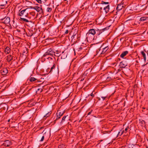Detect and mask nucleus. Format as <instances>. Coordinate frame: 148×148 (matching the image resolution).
Masks as SVG:
<instances>
[{
    "label": "nucleus",
    "instance_id": "obj_44",
    "mask_svg": "<svg viewBox=\"0 0 148 148\" xmlns=\"http://www.w3.org/2000/svg\"><path fill=\"white\" fill-rule=\"evenodd\" d=\"M82 49V47H79L78 48V50L79 51L81 50Z\"/></svg>",
    "mask_w": 148,
    "mask_h": 148
},
{
    "label": "nucleus",
    "instance_id": "obj_47",
    "mask_svg": "<svg viewBox=\"0 0 148 148\" xmlns=\"http://www.w3.org/2000/svg\"><path fill=\"white\" fill-rule=\"evenodd\" d=\"M58 119H57V118H56V119L54 120L53 121V123L55 124L56 123V121L58 120Z\"/></svg>",
    "mask_w": 148,
    "mask_h": 148
},
{
    "label": "nucleus",
    "instance_id": "obj_35",
    "mask_svg": "<svg viewBox=\"0 0 148 148\" xmlns=\"http://www.w3.org/2000/svg\"><path fill=\"white\" fill-rule=\"evenodd\" d=\"M44 136L43 135L42 136V138L40 139V141H42L44 139Z\"/></svg>",
    "mask_w": 148,
    "mask_h": 148
},
{
    "label": "nucleus",
    "instance_id": "obj_11",
    "mask_svg": "<svg viewBox=\"0 0 148 148\" xmlns=\"http://www.w3.org/2000/svg\"><path fill=\"white\" fill-rule=\"evenodd\" d=\"M128 64V63L127 61L123 60L120 62L119 65L120 68H124Z\"/></svg>",
    "mask_w": 148,
    "mask_h": 148
},
{
    "label": "nucleus",
    "instance_id": "obj_5",
    "mask_svg": "<svg viewBox=\"0 0 148 148\" xmlns=\"http://www.w3.org/2000/svg\"><path fill=\"white\" fill-rule=\"evenodd\" d=\"M55 52L53 51L52 49L51 48L49 49L46 52L45 54L43 55V57H45L47 55L50 56H53V55H55Z\"/></svg>",
    "mask_w": 148,
    "mask_h": 148
},
{
    "label": "nucleus",
    "instance_id": "obj_48",
    "mask_svg": "<svg viewBox=\"0 0 148 148\" xmlns=\"http://www.w3.org/2000/svg\"><path fill=\"white\" fill-rule=\"evenodd\" d=\"M99 29H96L95 31H96V33H97V32H98L99 30Z\"/></svg>",
    "mask_w": 148,
    "mask_h": 148
},
{
    "label": "nucleus",
    "instance_id": "obj_30",
    "mask_svg": "<svg viewBox=\"0 0 148 148\" xmlns=\"http://www.w3.org/2000/svg\"><path fill=\"white\" fill-rule=\"evenodd\" d=\"M76 33H75V34H73L71 37L72 38V41L74 40H75V37H76Z\"/></svg>",
    "mask_w": 148,
    "mask_h": 148
},
{
    "label": "nucleus",
    "instance_id": "obj_33",
    "mask_svg": "<svg viewBox=\"0 0 148 148\" xmlns=\"http://www.w3.org/2000/svg\"><path fill=\"white\" fill-rule=\"evenodd\" d=\"M29 14L32 16H34L35 15V13L34 12H30L29 13Z\"/></svg>",
    "mask_w": 148,
    "mask_h": 148
},
{
    "label": "nucleus",
    "instance_id": "obj_45",
    "mask_svg": "<svg viewBox=\"0 0 148 148\" xmlns=\"http://www.w3.org/2000/svg\"><path fill=\"white\" fill-rule=\"evenodd\" d=\"M107 79L108 80H111V78L110 77H108L107 78Z\"/></svg>",
    "mask_w": 148,
    "mask_h": 148
},
{
    "label": "nucleus",
    "instance_id": "obj_21",
    "mask_svg": "<svg viewBox=\"0 0 148 148\" xmlns=\"http://www.w3.org/2000/svg\"><path fill=\"white\" fill-rule=\"evenodd\" d=\"M28 49L26 48H25V49L24 50L23 53V55L26 56L28 53Z\"/></svg>",
    "mask_w": 148,
    "mask_h": 148
},
{
    "label": "nucleus",
    "instance_id": "obj_36",
    "mask_svg": "<svg viewBox=\"0 0 148 148\" xmlns=\"http://www.w3.org/2000/svg\"><path fill=\"white\" fill-rule=\"evenodd\" d=\"M37 2L38 3H41V0H36Z\"/></svg>",
    "mask_w": 148,
    "mask_h": 148
},
{
    "label": "nucleus",
    "instance_id": "obj_39",
    "mask_svg": "<svg viewBox=\"0 0 148 148\" xmlns=\"http://www.w3.org/2000/svg\"><path fill=\"white\" fill-rule=\"evenodd\" d=\"M129 128V127L127 126V127L125 129V132H127V130H128Z\"/></svg>",
    "mask_w": 148,
    "mask_h": 148
},
{
    "label": "nucleus",
    "instance_id": "obj_60",
    "mask_svg": "<svg viewBox=\"0 0 148 148\" xmlns=\"http://www.w3.org/2000/svg\"><path fill=\"white\" fill-rule=\"evenodd\" d=\"M115 63H114L113 64L114 65Z\"/></svg>",
    "mask_w": 148,
    "mask_h": 148
},
{
    "label": "nucleus",
    "instance_id": "obj_31",
    "mask_svg": "<svg viewBox=\"0 0 148 148\" xmlns=\"http://www.w3.org/2000/svg\"><path fill=\"white\" fill-rule=\"evenodd\" d=\"M52 11V8H51L48 7L47 9V11L48 12H51Z\"/></svg>",
    "mask_w": 148,
    "mask_h": 148
},
{
    "label": "nucleus",
    "instance_id": "obj_16",
    "mask_svg": "<svg viewBox=\"0 0 148 148\" xmlns=\"http://www.w3.org/2000/svg\"><path fill=\"white\" fill-rule=\"evenodd\" d=\"M107 29L108 28L106 27L103 29H99V30L97 32L96 35H97V36H99L103 32Z\"/></svg>",
    "mask_w": 148,
    "mask_h": 148
},
{
    "label": "nucleus",
    "instance_id": "obj_23",
    "mask_svg": "<svg viewBox=\"0 0 148 148\" xmlns=\"http://www.w3.org/2000/svg\"><path fill=\"white\" fill-rule=\"evenodd\" d=\"M141 53L143 57V59L145 61L146 60V56L145 52L143 51H142L141 52Z\"/></svg>",
    "mask_w": 148,
    "mask_h": 148
},
{
    "label": "nucleus",
    "instance_id": "obj_59",
    "mask_svg": "<svg viewBox=\"0 0 148 148\" xmlns=\"http://www.w3.org/2000/svg\"><path fill=\"white\" fill-rule=\"evenodd\" d=\"M10 121V120H9L8 121V122H9V121Z\"/></svg>",
    "mask_w": 148,
    "mask_h": 148
},
{
    "label": "nucleus",
    "instance_id": "obj_19",
    "mask_svg": "<svg viewBox=\"0 0 148 148\" xmlns=\"http://www.w3.org/2000/svg\"><path fill=\"white\" fill-rule=\"evenodd\" d=\"M148 20V17H146L145 16H143L141 17L139 21L140 22H144L145 21H146Z\"/></svg>",
    "mask_w": 148,
    "mask_h": 148
},
{
    "label": "nucleus",
    "instance_id": "obj_55",
    "mask_svg": "<svg viewBox=\"0 0 148 148\" xmlns=\"http://www.w3.org/2000/svg\"><path fill=\"white\" fill-rule=\"evenodd\" d=\"M143 109H145V108L143 107Z\"/></svg>",
    "mask_w": 148,
    "mask_h": 148
},
{
    "label": "nucleus",
    "instance_id": "obj_4",
    "mask_svg": "<svg viewBox=\"0 0 148 148\" xmlns=\"http://www.w3.org/2000/svg\"><path fill=\"white\" fill-rule=\"evenodd\" d=\"M20 20L24 23H32V22L31 20V17L29 16L24 17H20Z\"/></svg>",
    "mask_w": 148,
    "mask_h": 148
},
{
    "label": "nucleus",
    "instance_id": "obj_50",
    "mask_svg": "<svg viewBox=\"0 0 148 148\" xmlns=\"http://www.w3.org/2000/svg\"><path fill=\"white\" fill-rule=\"evenodd\" d=\"M95 47H97L98 46V43H96L95 45Z\"/></svg>",
    "mask_w": 148,
    "mask_h": 148
},
{
    "label": "nucleus",
    "instance_id": "obj_57",
    "mask_svg": "<svg viewBox=\"0 0 148 148\" xmlns=\"http://www.w3.org/2000/svg\"><path fill=\"white\" fill-rule=\"evenodd\" d=\"M67 0H64V1H66Z\"/></svg>",
    "mask_w": 148,
    "mask_h": 148
},
{
    "label": "nucleus",
    "instance_id": "obj_43",
    "mask_svg": "<svg viewBox=\"0 0 148 148\" xmlns=\"http://www.w3.org/2000/svg\"><path fill=\"white\" fill-rule=\"evenodd\" d=\"M76 37L77 38L78 40H79V34H77V35H76Z\"/></svg>",
    "mask_w": 148,
    "mask_h": 148
},
{
    "label": "nucleus",
    "instance_id": "obj_34",
    "mask_svg": "<svg viewBox=\"0 0 148 148\" xmlns=\"http://www.w3.org/2000/svg\"><path fill=\"white\" fill-rule=\"evenodd\" d=\"M108 97L106 95L104 96H101V97L102 99L103 100H104L105 99Z\"/></svg>",
    "mask_w": 148,
    "mask_h": 148
},
{
    "label": "nucleus",
    "instance_id": "obj_54",
    "mask_svg": "<svg viewBox=\"0 0 148 148\" xmlns=\"http://www.w3.org/2000/svg\"><path fill=\"white\" fill-rule=\"evenodd\" d=\"M98 99H99V100H100V98H99H99H98Z\"/></svg>",
    "mask_w": 148,
    "mask_h": 148
},
{
    "label": "nucleus",
    "instance_id": "obj_24",
    "mask_svg": "<svg viewBox=\"0 0 148 148\" xmlns=\"http://www.w3.org/2000/svg\"><path fill=\"white\" fill-rule=\"evenodd\" d=\"M55 65L54 64L53 66L51 68L50 71L49 72V73H51L53 72V69H54L55 68Z\"/></svg>",
    "mask_w": 148,
    "mask_h": 148
},
{
    "label": "nucleus",
    "instance_id": "obj_38",
    "mask_svg": "<svg viewBox=\"0 0 148 148\" xmlns=\"http://www.w3.org/2000/svg\"><path fill=\"white\" fill-rule=\"evenodd\" d=\"M120 132H119L117 134V137H118V136H119V135L120 136H121L123 132H122V133H121V134H120Z\"/></svg>",
    "mask_w": 148,
    "mask_h": 148
},
{
    "label": "nucleus",
    "instance_id": "obj_8",
    "mask_svg": "<svg viewBox=\"0 0 148 148\" xmlns=\"http://www.w3.org/2000/svg\"><path fill=\"white\" fill-rule=\"evenodd\" d=\"M0 21L1 23L5 24H8L10 22V18L8 17H5L4 18H1Z\"/></svg>",
    "mask_w": 148,
    "mask_h": 148
},
{
    "label": "nucleus",
    "instance_id": "obj_53",
    "mask_svg": "<svg viewBox=\"0 0 148 148\" xmlns=\"http://www.w3.org/2000/svg\"><path fill=\"white\" fill-rule=\"evenodd\" d=\"M14 127H14H15V126H13L12 127Z\"/></svg>",
    "mask_w": 148,
    "mask_h": 148
},
{
    "label": "nucleus",
    "instance_id": "obj_42",
    "mask_svg": "<svg viewBox=\"0 0 148 148\" xmlns=\"http://www.w3.org/2000/svg\"><path fill=\"white\" fill-rule=\"evenodd\" d=\"M69 30H66V31H65V34H67L68 33H69Z\"/></svg>",
    "mask_w": 148,
    "mask_h": 148
},
{
    "label": "nucleus",
    "instance_id": "obj_6",
    "mask_svg": "<svg viewBox=\"0 0 148 148\" xmlns=\"http://www.w3.org/2000/svg\"><path fill=\"white\" fill-rule=\"evenodd\" d=\"M36 30L35 28H32L28 29L27 32L26 33L27 35L28 36H31L36 33Z\"/></svg>",
    "mask_w": 148,
    "mask_h": 148
},
{
    "label": "nucleus",
    "instance_id": "obj_9",
    "mask_svg": "<svg viewBox=\"0 0 148 148\" xmlns=\"http://www.w3.org/2000/svg\"><path fill=\"white\" fill-rule=\"evenodd\" d=\"M86 36L87 40L88 41L90 42L92 41L94 39L95 37L94 36L88 33L86 34Z\"/></svg>",
    "mask_w": 148,
    "mask_h": 148
},
{
    "label": "nucleus",
    "instance_id": "obj_25",
    "mask_svg": "<svg viewBox=\"0 0 148 148\" xmlns=\"http://www.w3.org/2000/svg\"><path fill=\"white\" fill-rule=\"evenodd\" d=\"M7 3V2H6V3L5 4H1L0 5V8L1 9H4L5 8V5Z\"/></svg>",
    "mask_w": 148,
    "mask_h": 148
},
{
    "label": "nucleus",
    "instance_id": "obj_17",
    "mask_svg": "<svg viewBox=\"0 0 148 148\" xmlns=\"http://www.w3.org/2000/svg\"><path fill=\"white\" fill-rule=\"evenodd\" d=\"M88 33H90V34L94 36L96 34V31L94 29H92L89 30Z\"/></svg>",
    "mask_w": 148,
    "mask_h": 148
},
{
    "label": "nucleus",
    "instance_id": "obj_3",
    "mask_svg": "<svg viewBox=\"0 0 148 148\" xmlns=\"http://www.w3.org/2000/svg\"><path fill=\"white\" fill-rule=\"evenodd\" d=\"M101 4L103 5V4H107L108 5L106 6H103V7H104L103 8V10H104L105 13L106 14L108 13L109 12V10L110 9V5L109 4V3L108 2H106L103 1H101Z\"/></svg>",
    "mask_w": 148,
    "mask_h": 148
},
{
    "label": "nucleus",
    "instance_id": "obj_26",
    "mask_svg": "<svg viewBox=\"0 0 148 148\" xmlns=\"http://www.w3.org/2000/svg\"><path fill=\"white\" fill-rule=\"evenodd\" d=\"M147 7V5L145 4L143 5L140 7V9L141 10H144L146 9Z\"/></svg>",
    "mask_w": 148,
    "mask_h": 148
},
{
    "label": "nucleus",
    "instance_id": "obj_51",
    "mask_svg": "<svg viewBox=\"0 0 148 148\" xmlns=\"http://www.w3.org/2000/svg\"><path fill=\"white\" fill-rule=\"evenodd\" d=\"M143 122H145V121H143V120H142L141 121H140V123H141L142 124L143 123Z\"/></svg>",
    "mask_w": 148,
    "mask_h": 148
},
{
    "label": "nucleus",
    "instance_id": "obj_41",
    "mask_svg": "<svg viewBox=\"0 0 148 148\" xmlns=\"http://www.w3.org/2000/svg\"><path fill=\"white\" fill-rule=\"evenodd\" d=\"M92 110H91V111L90 112H89L88 113V114H87V115H89L90 114H91V113H92Z\"/></svg>",
    "mask_w": 148,
    "mask_h": 148
},
{
    "label": "nucleus",
    "instance_id": "obj_28",
    "mask_svg": "<svg viewBox=\"0 0 148 148\" xmlns=\"http://www.w3.org/2000/svg\"><path fill=\"white\" fill-rule=\"evenodd\" d=\"M65 145L63 144H61L58 146V148H65Z\"/></svg>",
    "mask_w": 148,
    "mask_h": 148
},
{
    "label": "nucleus",
    "instance_id": "obj_14",
    "mask_svg": "<svg viewBox=\"0 0 148 148\" xmlns=\"http://www.w3.org/2000/svg\"><path fill=\"white\" fill-rule=\"evenodd\" d=\"M16 58L14 57L11 55H9L7 56V60L8 62L13 61L15 60Z\"/></svg>",
    "mask_w": 148,
    "mask_h": 148
},
{
    "label": "nucleus",
    "instance_id": "obj_2",
    "mask_svg": "<svg viewBox=\"0 0 148 148\" xmlns=\"http://www.w3.org/2000/svg\"><path fill=\"white\" fill-rule=\"evenodd\" d=\"M28 8H26L25 9L21 10H20L19 11V13L18 14V15L20 16H29L28 14Z\"/></svg>",
    "mask_w": 148,
    "mask_h": 148
},
{
    "label": "nucleus",
    "instance_id": "obj_13",
    "mask_svg": "<svg viewBox=\"0 0 148 148\" xmlns=\"http://www.w3.org/2000/svg\"><path fill=\"white\" fill-rule=\"evenodd\" d=\"M29 80V81L31 82H33L36 81H38V80L37 79H36L33 77H31V76L29 77V78L27 80V81L26 83V85L28 84L29 83V82H28Z\"/></svg>",
    "mask_w": 148,
    "mask_h": 148
},
{
    "label": "nucleus",
    "instance_id": "obj_58",
    "mask_svg": "<svg viewBox=\"0 0 148 148\" xmlns=\"http://www.w3.org/2000/svg\"><path fill=\"white\" fill-rule=\"evenodd\" d=\"M118 59H119V60H120V58H119Z\"/></svg>",
    "mask_w": 148,
    "mask_h": 148
},
{
    "label": "nucleus",
    "instance_id": "obj_10",
    "mask_svg": "<svg viewBox=\"0 0 148 148\" xmlns=\"http://www.w3.org/2000/svg\"><path fill=\"white\" fill-rule=\"evenodd\" d=\"M12 144V142L9 140H8L4 141L1 146L4 147H7L11 145Z\"/></svg>",
    "mask_w": 148,
    "mask_h": 148
},
{
    "label": "nucleus",
    "instance_id": "obj_49",
    "mask_svg": "<svg viewBox=\"0 0 148 148\" xmlns=\"http://www.w3.org/2000/svg\"><path fill=\"white\" fill-rule=\"evenodd\" d=\"M32 88H29L28 87H27V88L26 89V90H27V89H28L29 90H30Z\"/></svg>",
    "mask_w": 148,
    "mask_h": 148
},
{
    "label": "nucleus",
    "instance_id": "obj_1",
    "mask_svg": "<svg viewBox=\"0 0 148 148\" xmlns=\"http://www.w3.org/2000/svg\"><path fill=\"white\" fill-rule=\"evenodd\" d=\"M103 45L101 46H99V48L96 51V53L97 54L100 51L101 48H102V50L101 52H100V54L101 55L105 54L107 51L109 49V47L108 46L104 47Z\"/></svg>",
    "mask_w": 148,
    "mask_h": 148
},
{
    "label": "nucleus",
    "instance_id": "obj_22",
    "mask_svg": "<svg viewBox=\"0 0 148 148\" xmlns=\"http://www.w3.org/2000/svg\"><path fill=\"white\" fill-rule=\"evenodd\" d=\"M10 51V48L8 46H7L5 49V52L7 53H9Z\"/></svg>",
    "mask_w": 148,
    "mask_h": 148
},
{
    "label": "nucleus",
    "instance_id": "obj_37",
    "mask_svg": "<svg viewBox=\"0 0 148 148\" xmlns=\"http://www.w3.org/2000/svg\"><path fill=\"white\" fill-rule=\"evenodd\" d=\"M90 95L92 97V98H93L94 97V95L93 94V92L92 93L90 94Z\"/></svg>",
    "mask_w": 148,
    "mask_h": 148
},
{
    "label": "nucleus",
    "instance_id": "obj_29",
    "mask_svg": "<svg viewBox=\"0 0 148 148\" xmlns=\"http://www.w3.org/2000/svg\"><path fill=\"white\" fill-rule=\"evenodd\" d=\"M51 114V112H50L47 113L46 115L44 116V117L47 118Z\"/></svg>",
    "mask_w": 148,
    "mask_h": 148
},
{
    "label": "nucleus",
    "instance_id": "obj_27",
    "mask_svg": "<svg viewBox=\"0 0 148 148\" xmlns=\"http://www.w3.org/2000/svg\"><path fill=\"white\" fill-rule=\"evenodd\" d=\"M42 91V88H40L37 89V90L36 91L37 93H40Z\"/></svg>",
    "mask_w": 148,
    "mask_h": 148
},
{
    "label": "nucleus",
    "instance_id": "obj_18",
    "mask_svg": "<svg viewBox=\"0 0 148 148\" xmlns=\"http://www.w3.org/2000/svg\"><path fill=\"white\" fill-rule=\"evenodd\" d=\"M123 7V6L122 4H118L116 7V10H117V11L120 10L122 9Z\"/></svg>",
    "mask_w": 148,
    "mask_h": 148
},
{
    "label": "nucleus",
    "instance_id": "obj_61",
    "mask_svg": "<svg viewBox=\"0 0 148 148\" xmlns=\"http://www.w3.org/2000/svg\"><path fill=\"white\" fill-rule=\"evenodd\" d=\"M64 53V51H63V52H62V53Z\"/></svg>",
    "mask_w": 148,
    "mask_h": 148
},
{
    "label": "nucleus",
    "instance_id": "obj_32",
    "mask_svg": "<svg viewBox=\"0 0 148 148\" xmlns=\"http://www.w3.org/2000/svg\"><path fill=\"white\" fill-rule=\"evenodd\" d=\"M67 116H67H64L62 118V121H61V123H62L63 121H65V119L66 118V117Z\"/></svg>",
    "mask_w": 148,
    "mask_h": 148
},
{
    "label": "nucleus",
    "instance_id": "obj_20",
    "mask_svg": "<svg viewBox=\"0 0 148 148\" xmlns=\"http://www.w3.org/2000/svg\"><path fill=\"white\" fill-rule=\"evenodd\" d=\"M128 53V52L127 51H123L122 52V53H121V54L120 55V56L123 58L125 56H126V55Z\"/></svg>",
    "mask_w": 148,
    "mask_h": 148
},
{
    "label": "nucleus",
    "instance_id": "obj_56",
    "mask_svg": "<svg viewBox=\"0 0 148 148\" xmlns=\"http://www.w3.org/2000/svg\"><path fill=\"white\" fill-rule=\"evenodd\" d=\"M114 92H115V91L114 92H113V93H112V95L114 93Z\"/></svg>",
    "mask_w": 148,
    "mask_h": 148
},
{
    "label": "nucleus",
    "instance_id": "obj_7",
    "mask_svg": "<svg viewBox=\"0 0 148 148\" xmlns=\"http://www.w3.org/2000/svg\"><path fill=\"white\" fill-rule=\"evenodd\" d=\"M32 9H33L36 10L37 12H39V14H41L43 13V10L41 7V5H40L39 6H36L34 7H30Z\"/></svg>",
    "mask_w": 148,
    "mask_h": 148
},
{
    "label": "nucleus",
    "instance_id": "obj_12",
    "mask_svg": "<svg viewBox=\"0 0 148 148\" xmlns=\"http://www.w3.org/2000/svg\"><path fill=\"white\" fill-rule=\"evenodd\" d=\"M64 112V110L61 111L60 110H58L56 113L57 119H60V117L63 115Z\"/></svg>",
    "mask_w": 148,
    "mask_h": 148
},
{
    "label": "nucleus",
    "instance_id": "obj_52",
    "mask_svg": "<svg viewBox=\"0 0 148 148\" xmlns=\"http://www.w3.org/2000/svg\"><path fill=\"white\" fill-rule=\"evenodd\" d=\"M50 69V68H48L47 69V71H49Z\"/></svg>",
    "mask_w": 148,
    "mask_h": 148
},
{
    "label": "nucleus",
    "instance_id": "obj_15",
    "mask_svg": "<svg viewBox=\"0 0 148 148\" xmlns=\"http://www.w3.org/2000/svg\"><path fill=\"white\" fill-rule=\"evenodd\" d=\"M1 73L2 75H6L8 73V70L6 68H3L1 70Z\"/></svg>",
    "mask_w": 148,
    "mask_h": 148
},
{
    "label": "nucleus",
    "instance_id": "obj_40",
    "mask_svg": "<svg viewBox=\"0 0 148 148\" xmlns=\"http://www.w3.org/2000/svg\"><path fill=\"white\" fill-rule=\"evenodd\" d=\"M102 7H101L99 8V11H100V12H102Z\"/></svg>",
    "mask_w": 148,
    "mask_h": 148
},
{
    "label": "nucleus",
    "instance_id": "obj_46",
    "mask_svg": "<svg viewBox=\"0 0 148 148\" xmlns=\"http://www.w3.org/2000/svg\"><path fill=\"white\" fill-rule=\"evenodd\" d=\"M3 64L2 63L0 62V69L1 68Z\"/></svg>",
    "mask_w": 148,
    "mask_h": 148
}]
</instances>
